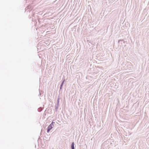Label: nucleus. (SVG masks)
Returning <instances> with one entry per match:
<instances>
[{
  "label": "nucleus",
  "instance_id": "obj_1",
  "mask_svg": "<svg viewBox=\"0 0 149 149\" xmlns=\"http://www.w3.org/2000/svg\"><path fill=\"white\" fill-rule=\"evenodd\" d=\"M54 123V122L53 121H52L51 123L49 125V126L47 128V132L48 133L50 130L52 129L54 127V125L53 124V123Z\"/></svg>",
  "mask_w": 149,
  "mask_h": 149
},
{
  "label": "nucleus",
  "instance_id": "obj_2",
  "mask_svg": "<svg viewBox=\"0 0 149 149\" xmlns=\"http://www.w3.org/2000/svg\"><path fill=\"white\" fill-rule=\"evenodd\" d=\"M74 142H72V143L71 144V148L72 149H74Z\"/></svg>",
  "mask_w": 149,
  "mask_h": 149
},
{
  "label": "nucleus",
  "instance_id": "obj_3",
  "mask_svg": "<svg viewBox=\"0 0 149 149\" xmlns=\"http://www.w3.org/2000/svg\"><path fill=\"white\" fill-rule=\"evenodd\" d=\"M64 80L62 82V83L61 84V87H62V86L63 85V83H64Z\"/></svg>",
  "mask_w": 149,
  "mask_h": 149
},
{
  "label": "nucleus",
  "instance_id": "obj_4",
  "mask_svg": "<svg viewBox=\"0 0 149 149\" xmlns=\"http://www.w3.org/2000/svg\"><path fill=\"white\" fill-rule=\"evenodd\" d=\"M57 102L58 103H59V98H58V99Z\"/></svg>",
  "mask_w": 149,
  "mask_h": 149
},
{
  "label": "nucleus",
  "instance_id": "obj_5",
  "mask_svg": "<svg viewBox=\"0 0 149 149\" xmlns=\"http://www.w3.org/2000/svg\"><path fill=\"white\" fill-rule=\"evenodd\" d=\"M61 87H60V89H61Z\"/></svg>",
  "mask_w": 149,
  "mask_h": 149
}]
</instances>
